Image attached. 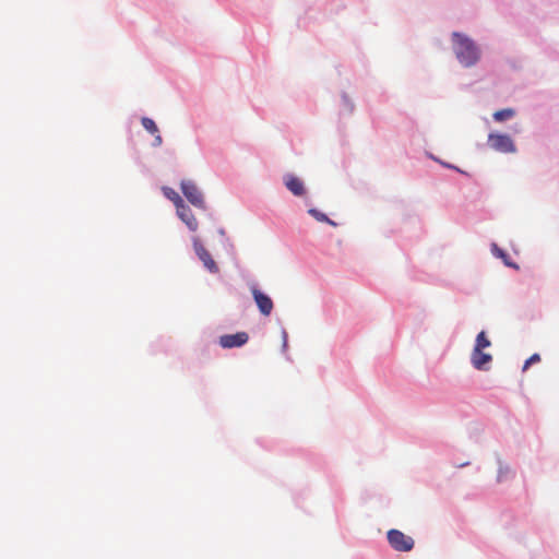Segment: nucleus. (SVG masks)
<instances>
[{"label":"nucleus","mask_w":559,"mask_h":559,"mask_svg":"<svg viewBox=\"0 0 559 559\" xmlns=\"http://www.w3.org/2000/svg\"><path fill=\"white\" fill-rule=\"evenodd\" d=\"M181 191L187 200L198 209H205V202L202 192L191 180H182L180 185Z\"/></svg>","instance_id":"7ed1b4c3"},{"label":"nucleus","mask_w":559,"mask_h":559,"mask_svg":"<svg viewBox=\"0 0 559 559\" xmlns=\"http://www.w3.org/2000/svg\"><path fill=\"white\" fill-rule=\"evenodd\" d=\"M249 335L246 332H237L235 334H225L219 336L218 344L223 348L241 347L247 344Z\"/></svg>","instance_id":"0eeeda50"},{"label":"nucleus","mask_w":559,"mask_h":559,"mask_svg":"<svg viewBox=\"0 0 559 559\" xmlns=\"http://www.w3.org/2000/svg\"><path fill=\"white\" fill-rule=\"evenodd\" d=\"M308 213L318 222L326 223L332 226H336V223L330 219L324 213L318 211L317 209H310Z\"/></svg>","instance_id":"2eb2a0df"},{"label":"nucleus","mask_w":559,"mask_h":559,"mask_svg":"<svg viewBox=\"0 0 559 559\" xmlns=\"http://www.w3.org/2000/svg\"><path fill=\"white\" fill-rule=\"evenodd\" d=\"M141 123L147 132H150L151 134H153L155 136L153 145L154 146L162 145L163 139L159 134V130H158L156 123L154 122V120L151 118H147V117H143L141 120Z\"/></svg>","instance_id":"9b49d317"},{"label":"nucleus","mask_w":559,"mask_h":559,"mask_svg":"<svg viewBox=\"0 0 559 559\" xmlns=\"http://www.w3.org/2000/svg\"><path fill=\"white\" fill-rule=\"evenodd\" d=\"M193 248L198 258L211 273H218V266L211 253L205 249L199 238H193Z\"/></svg>","instance_id":"39448f33"},{"label":"nucleus","mask_w":559,"mask_h":559,"mask_svg":"<svg viewBox=\"0 0 559 559\" xmlns=\"http://www.w3.org/2000/svg\"><path fill=\"white\" fill-rule=\"evenodd\" d=\"M251 294L259 308V311L263 316L269 317L274 308L272 299L255 286L251 287Z\"/></svg>","instance_id":"423d86ee"},{"label":"nucleus","mask_w":559,"mask_h":559,"mask_svg":"<svg viewBox=\"0 0 559 559\" xmlns=\"http://www.w3.org/2000/svg\"><path fill=\"white\" fill-rule=\"evenodd\" d=\"M163 191L165 197L174 202L176 209L182 203H185L182 198L174 189L165 187Z\"/></svg>","instance_id":"ddd939ff"},{"label":"nucleus","mask_w":559,"mask_h":559,"mask_svg":"<svg viewBox=\"0 0 559 559\" xmlns=\"http://www.w3.org/2000/svg\"><path fill=\"white\" fill-rule=\"evenodd\" d=\"M514 115H515L514 109L504 108V109L497 110L496 112H493V119L498 122H502L504 120L513 118Z\"/></svg>","instance_id":"f8f14e48"},{"label":"nucleus","mask_w":559,"mask_h":559,"mask_svg":"<svg viewBox=\"0 0 559 559\" xmlns=\"http://www.w3.org/2000/svg\"><path fill=\"white\" fill-rule=\"evenodd\" d=\"M490 345H491V342L487 337L486 333L484 331L479 332L476 337V343H475L474 349L484 350L485 348L489 347Z\"/></svg>","instance_id":"4468645a"},{"label":"nucleus","mask_w":559,"mask_h":559,"mask_svg":"<svg viewBox=\"0 0 559 559\" xmlns=\"http://www.w3.org/2000/svg\"><path fill=\"white\" fill-rule=\"evenodd\" d=\"M489 146L500 153H514L516 151L513 140L503 133H489Z\"/></svg>","instance_id":"f03ea898"},{"label":"nucleus","mask_w":559,"mask_h":559,"mask_svg":"<svg viewBox=\"0 0 559 559\" xmlns=\"http://www.w3.org/2000/svg\"><path fill=\"white\" fill-rule=\"evenodd\" d=\"M388 540L392 548L397 551H409L414 547L413 538L399 530H390L388 532Z\"/></svg>","instance_id":"20e7f679"},{"label":"nucleus","mask_w":559,"mask_h":559,"mask_svg":"<svg viewBox=\"0 0 559 559\" xmlns=\"http://www.w3.org/2000/svg\"><path fill=\"white\" fill-rule=\"evenodd\" d=\"M452 38L459 61L465 67L474 66L479 59V51L473 40L460 33H453Z\"/></svg>","instance_id":"f257e3e1"},{"label":"nucleus","mask_w":559,"mask_h":559,"mask_svg":"<svg viewBox=\"0 0 559 559\" xmlns=\"http://www.w3.org/2000/svg\"><path fill=\"white\" fill-rule=\"evenodd\" d=\"M286 188L295 195L301 197L305 194L304 182L294 175H286L284 178Z\"/></svg>","instance_id":"9d476101"},{"label":"nucleus","mask_w":559,"mask_h":559,"mask_svg":"<svg viewBox=\"0 0 559 559\" xmlns=\"http://www.w3.org/2000/svg\"><path fill=\"white\" fill-rule=\"evenodd\" d=\"M540 361V356L538 354H533L523 366V371H525L532 364Z\"/></svg>","instance_id":"f3484780"},{"label":"nucleus","mask_w":559,"mask_h":559,"mask_svg":"<svg viewBox=\"0 0 559 559\" xmlns=\"http://www.w3.org/2000/svg\"><path fill=\"white\" fill-rule=\"evenodd\" d=\"M176 211L180 219L187 225V227L191 231H195L198 229V221L188 205L182 203L176 209Z\"/></svg>","instance_id":"6e6552de"},{"label":"nucleus","mask_w":559,"mask_h":559,"mask_svg":"<svg viewBox=\"0 0 559 559\" xmlns=\"http://www.w3.org/2000/svg\"><path fill=\"white\" fill-rule=\"evenodd\" d=\"M491 251L496 257L501 258L503 260V262L506 263V265L513 266V267L518 269V265L511 263L509 261V255L502 249H500L496 243H493L491 246Z\"/></svg>","instance_id":"dca6fc26"},{"label":"nucleus","mask_w":559,"mask_h":559,"mask_svg":"<svg viewBox=\"0 0 559 559\" xmlns=\"http://www.w3.org/2000/svg\"><path fill=\"white\" fill-rule=\"evenodd\" d=\"M491 360L492 356L490 354L484 353L481 349H473L471 361L475 369L487 370Z\"/></svg>","instance_id":"1a4fd4ad"}]
</instances>
